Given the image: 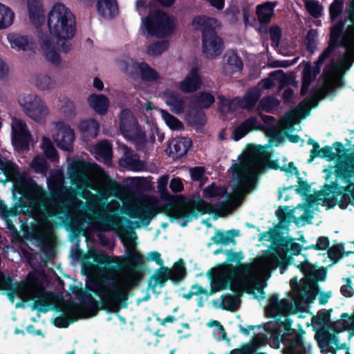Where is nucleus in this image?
<instances>
[{
    "label": "nucleus",
    "instance_id": "nucleus-1",
    "mask_svg": "<svg viewBox=\"0 0 354 354\" xmlns=\"http://www.w3.org/2000/svg\"><path fill=\"white\" fill-rule=\"evenodd\" d=\"M297 257L299 262L297 268L304 274V277L299 284H297L298 280L295 277L290 280L292 287L291 295L281 299L276 295L270 297L266 314L273 320L266 324V337L257 335L253 338L252 342L243 344L229 354H253L267 340H269L272 347L277 348H279L281 344H284L286 348L283 354H304V346L299 339L290 341L288 339L294 331L289 315L297 313L298 309L308 308L310 303V263L308 260L303 261L302 256Z\"/></svg>",
    "mask_w": 354,
    "mask_h": 354
},
{
    "label": "nucleus",
    "instance_id": "nucleus-2",
    "mask_svg": "<svg viewBox=\"0 0 354 354\" xmlns=\"http://www.w3.org/2000/svg\"><path fill=\"white\" fill-rule=\"evenodd\" d=\"M266 159L263 147L249 148L231 167L232 178L236 182V188L232 194H226L223 188L212 184L204 189V195L209 198L220 196L218 203L213 205L203 200L192 201L174 209L172 216L180 220V224L185 226L202 214L230 213L245 194L256 189L257 176L263 169Z\"/></svg>",
    "mask_w": 354,
    "mask_h": 354
},
{
    "label": "nucleus",
    "instance_id": "nucleus-3",
    "mask_svg": "<svg viewBox=\"0 0 354 354\" xmlns=\"http://www.w3.org/2000/svg\"><path fill=\"white\" fill-rule=\"evenodd\" d=\"M90 260L84 261L82 268L93 278L89 289L105 304L118 305L127 299L129 290L137 286L140 280V272L132 262H129L125 269L117 279L110 278L105 268L99 265H107L112 262L111 257L104 252L92 251Z\"/></svg>",
    "mask_w": 354,
    "mask_h": 354
},
{
    "label": "nucleus",
    "instance_id": "nucleus-4",
    "mask_svg": "<svg viewBox=\"0 0 354 354\" xmlns=\"http://www.w3.org/2000/svg\"><path fill=\"white\" fill-rule=\"evenodd\" d=\"M288 263L286 254L282 250H273L264 254L254 263H241L239 266L232 264L216 268L212 285L219 291L231 288L234 283L242 289L251 288L261 277L277 266H284Z\"/></svg>",
    "mask_w": 354,
    "mask_h": 354
},
{
    "label": "nucleus",
    "instance_id": "nucleus-5",
    "mask_svg": "<svg viewBox=\"0 0 354 354\" xmlns=\"http://www.w3.org/2000/svg\"><path fill=\"white\" fill-rule=\"evenodd\" d=\"M48 27L50 35H42L39 40L40 50L45 58L53 64L61 62V57L52 36L57 42L71 39L75 34V19L64 4L55 3L48 15Z\"/></svg>",
    "mask_w": 354,
    "mask_h": 354
},
{
    "label": "nucleus",
    "instance_id": "nucleus-6",
    "mask_svg": "<svg viewBox=\"0 0 354 354\" xmlns=\"http://www.w3.org/2000/svg\"><path fill=\"white\" fill-rule=\"evenodd\" d=\"M52 201L48 205V216L56 217L62 221H80L85 217L90 218L86 211L87 204L80 200L74 191L59 193L52 190Z\"/></svg>",
    "mask_w": 354,
    "mask_h": 354
},
{
    "label": "nucleus",
    "instance_id": "nucleus-7",
    "mask_svg": "<svg viewBox=\"0 0 354 354\" xmlns=\"http://www.w3.org/2000/svg\"><path fill=\"white\" fill-rule=\"evenodd\" d=\"M347 151L341 142H335L333 146L326 145L322 148L317 158H326L328 161L337 159L338 161L335 167H330L324 170L326 180L334 174L336 178H340L346 183L351 181L354 176V151L348 154Z\"/></svg>",
    "mask_w": 354,
    "mask_h": 354
},
{
    "label": "nucleus",
    "instance_id": "nucleus-8",
    "mask_svg": "<svg viewBox=\"0 0 354 354\" xmlns=\"http://www.w3.org/2000/svg\"><path fill=\"white\" fill-rule=\"evenodd\" d=\"M0 290L4 291L12 303L16 298L20 299L21 301L15 305L16 308L23 306L24 301H34L37 304L46 299V293L41 287L23 281L13 283L10 277H4L1 272Z\"/></svg>",
    "mask_w": 354,
    "mask_h": 354
},
{
    "label": "nucleus",
    "instance_id": "nucleus-9",
    "mask_svg": "<svg viewBox=\"0 0 354 354\" xmlns=\"http://www.w3.org/2000/svg\"><path fill=\"white\" fill-rule=\"evenodd\" d=\"M0 182L13 181L14 189L27 199L37 201L41 198V188L27 178L19 176L16 165L2 156H0Z\"/></svg>",
    "mask_w": 354,
    "mask_h": 354
},
{
    "label": "nucleus",
    "instance_id": "nucleus-10",
    "mask_svg": "<svg viewBox=\"0 0 354 354\" xmlns=\"http://www.w3.org/2000/svg\"><path fill=\"white\" fill-rule=\"evenodd\" d=\"M192 24L194 28L202 31L204 56L214 59L221 55L223 50V41L216 32L220 27L218 21L206 16H198L194 18Z\"/></svg>",
    "mask_w": 354,
    "mask_h": 354
},
{
    "label": "nucleus",
    "instance_id": "nucleus-11",
    "mask_svg": "<svg viewBox=\"0 0 354 354\" xmlns=\"http://www.w3.org/2000/svg\"><path fill=\"white\" fill-rule=\"evenodd\" d=\"M87 169L85 162H78L68 171V175L73 184L75 185L79 189L97 190L104 198H108L112 196H118L120 194V185L118 183L114 180H108L104 187L99 190L96 183L88 176Z\"/></svg>",
    "mask_w": 354,
    "mask_h": 354
},
{
    "label": "nucleus",
    "instance_id": "nucleus-12",
    "mask_svg": "<svg viewBox=\"0 0 354 354\" xmlns=\"http://www.w3.org/2000/svg\"><path fill=\"white\" fill-rule=\"evenodd\" d=\"M119 127L122 134L131 140L138 149H145L149 143L153 142V138L148 140L145 132L142 130L137 118L133 113L127 109H122L119 117Z\"/></svg>",
    "mask_w": 354,
    "mask_h": 354
},
{
    "label": "nucleus",
    "instance_id": "nucleus-13",
    "mask_svg": "<svg viewBox=\"0 0 354 354\" xmlns=\"http://www.w3.org/2000/svg\"><path fill=\"white\" fill-rule=\"evenodd\" d=\"M158 200L153 197L136 198L126 205L124 213L129 217L140 219L145 225L149 224L158 213Z\"/></svg>",
    "mask_w": 354,
    "mask_h": 354
},
{
    "label": "nucleus",
    "instance_id": "nucleus-14",
    "mask_svg": "<svg viewBox=\"0 0 354 354\" xmlns=\"http://www.w3.org/2000/svg\"><path fill=\"white\" fill-rule=\"evenodd\" d=\"M18 102L25 114L34 122L44 124L50 115L49 109L40 96L25 93L18 97Z\"/></svg>",
    "mask_w": 354,
    "mask_h": 354
},
{
    "label": "nucleus",
    "instance_id": "nucleus-15",
    "mask_svg": "<svg viewBox=\"0 0 354 354\" xmlns=\"http://www.w3.org/2000/svg\"><path fill=\"white\" fill-rule=\"evenodd\" d=\"M142 29L143 33L150 35L165 37L170 34L174 29V24L169 17L159 10L149 15L147 18H142Z\"/></svg>",
    "mask_w": 354,
    "mask_h": 354
},
{
    "label": "nucleus",
    "instance_id": "nucleus-16",
    "mask_svg": "<svg viewBox=\"0 0 354 354\" xmlns=\"http://www.w3.org/2000/svg\"><path fill=\"white\" fill-rule=\"evenodd\" d=\"M310 106L307 102L304 108L287 113L279 123V133L286 136L290 142H297L299 137L293 133L301 129L299 121L308 116Z\"/></svg>",
    "mask_w": 354,
    "mask_h": 354
},
{
    "label": "nucleus",
    "instance_id": "nucleus-17",
    "mask_svg": "<svg viewBox=\"0 0 354 354\" xmlns=\"http://www.w3.org/2000/svg\"><path fill=\"white\" fill-rule=\"evenodd\" d=\"M344 28V23L342 20L337 22L331 28L328 46L323 50L318 59L315 62V66H311V82L316 79L317 75L320 73L322 66L329 58L334 48L337 46V43L343 34Z\"/></svg>",
    "mask_w": 354,
    "mask_h": 354
},
{
    "label": "nucleus",
    "instance_id": "nucleus-18",
    "mask_svg": "<svg viewBox=\"0 0 354 354\" xmlns=\"http://www.w3.org/2000/svg\"><path fill=\"white\" fill-rule=\"evenodd\" d=\"M52 136L57 146L63 150L71 151L75 140V132L70 125L63 120L51 124Z\"/></svg>",
    "mask_w": 354,
    "mask_h": 354
},
{
    "label": "nucleus",
    "instance_id": "nucleus-19",
    "mask_svg": "<svg viewBox=\"0 0 354 354\" xmlns=\"http://www.w3.org/2000/svg\"><path fill=\"white\" fill-rule=\"evenodd\" d=\"M12 141L18 150L28 149L31 135L25 121L13 118L11 122Z\"/></svg>",
    "mask_w": 354,
    "mask_h": 354
},
{
    "label": "nucleus",
    "instance_id": "nucleus-20",
    "mask_svg": "<svg viewBox=\"0 0 354 354\" xmlns=\"http://www.w3.org/2000/svg\"><path fill=\"white\" fill-rule=\"evenodd\" d=\"M339 71L338 65L332 59L329 64L326 65L324 68L322 77L323 79V83L321 87L328 88L330 87L331 91L335 93L336 88H341L344 85L343 77L337 75V72Z\"/></svg>",
    "mask_w": 354,
    "mask_h": 354
},
{
    "label": "nucleus",
    "instance_id": "nucleus-21",
    "mask_svg": "<svg viewBox=\"0 0 354 354\" xmlns=\"http://www.w3.org/2000/svg\"><path fill=\"white\" fill-rule=\"evenodd\" d=\"M337 335L338 333H330L326 327L319 328L316 331L315 339L322 354H336V349L331 345L336 346L340 342Z\"/></svg>",
    "mask_w": 354,
    "mask_h": 354
},
{
    "label": "nucleus",
    "instance_id": "nucleus-22",
    "mask_svg": "<svg viewBox=\"0 0 354 354\" xmlns=\"http://www.w3.org/2000/svg\"><path fill=\"white\" fill-rule=\"evenodd\" d=\"M317 263H311V304H313L317 298L320 286L318 284L319 281H325L327 278V268L322 266L319 268Z\"/></svg>",
    "mask_w": 354,
    "mask_h": 354
},
{
    "label": "nucleus",
    "instance_id": "nucleus-23",
    "mask_svg": "<svg viewBox=\"0 0 354 354\" xmlns=\"http://www.w3.org/2000/svg\"><path fill=\"white\" fill-rule=\"evenodd\" d=\"M202 84L201 78L197 68H194L183 80L178 83V88L185 93H194L199 89Z\"/></svg>",
    "mask_w": 354,
    "mask_h": 354
},
{
    "label": "nucleus",
    "instance_id": "nucleus-24",
    "mask_svg": "<svg viewBox=\"0 0 354 354\" xmlns=\"http://www.w3.org/2000/svg\"><path fill=\"white\" fill-rule=\"evenodd\" d=\"M7 39L14 50L26 51L33 48V39L28 35L12 32L8 35Z\"/></svg>",
    "mask_w": 354,
    "mask_h": 354
},
{
    "label": "nucleus",
    "instance_id": "nucleus-25",
    "mask_svg": "<svg viewBox=\"0 0 354 354\" xmlns=\"http://www.w3.org/2000/svg\"><path fill=\"white\" fill-rule=\"evenodd\" d=\"M288 176H292L295 175L297 178L298 185L296 189L297 192L303 196L306 202L310 201V187L306 181H304L298 176L299 172L297 169L294 166L292 162H289L287 167L282 168Z\"/></svg>",
    "mask_w": 354,
    "mask_h": 354
},
{
    "label": "nucleus",
    "instance_id": "nucleus-26",
    "mask_svg": "<svg viewBox=\"0 0 354 354\" xmlns=\"http://www.w3.org/2000/svg\"><path fill=\"white\" fill-rule=\"evenodd\" d=\"M192 145V140L187 138L173 140L169 146V154L174 159H178L186 154Z\"/></svg>",
    "mask_w": 354,
    "mask_h": 354
},
{
    "label": "nucleus",
    "instance_id": "nucleus-27",
    "mask_svg": "<svg viewBox=\"0 0 354 354\" xmlns=\"http://www.w3.org/2000/svg\"><path fill=\"white\" fill-rule=\"evenodd\" d=\"M165 102L169 106L171 111L179 115L185 111V101L178 93L174 91H167L165 93Z\"/></svg>",
    "mask_w": 354,
    "mask_h": 354
},
{
    "label": "nucleus",
    "instance_id": "nucleus-28",
    "mask_svg": "<svg viewBox=\"0 0 354 354\" xmlns=\"http://www.w3.org/2000/svg\"><path fill=\"white\" fill-rule=\"evenodd\" d=\"M29 18L35 26H39L44 19V9L41 0H27Z\"/></svg>",
    "mask_w": 354,
    "mask_h": 354
},
{
    "label": "nucleus",
    "instance_id": "nucleus-29",
    "mask_svg": "<svg viewBox=\"0 0 354 354\" xmlns=\"http://www.w3.org/2000/svg\"><path fill=\"white\" fill-rule=\"evenodd\" d=\"M261 124L256 117H250L236 127L232 134V138L237 141L244 137L250 131L259 129Z\"/></svg>",
    "mask_w": 354,
    "mask_h": 354
},
{
    "label": "nucleus",
    "instance_id": "nucleus-30",
    "mask_svg": "<svg viewBox=\"0 0 354 354\" xmlns=\"http://www.w3.org/2000/svg\"><path fill=\"white\" fill-rule=\"evenodd\" d=\"M89 106L98 114L105 115L109 106V100L104 95L92 94L88 98Z\"/></svg>",
    "mask_w": 354,
    "mask_h": 354
},
{
    "label": "nucleus",
    "instance_id": "nucleus-31",
    "mask_svg": "<svg viewBox=\"0 0 354 354\" xmlns=\"http://www.w3.org/2000/svg\"><path fill=\"white\" fill-rule=\"evenodd\" d=\"M344 187L339 186L336 182H334L331 185H326L325 189L320 192V195L323 196L324 201L335 204L337 202V197L344 194Z\"/></svg>",
    "mask_w": 354,
    "mask_h": 354
},
{
    "label": "nucleus",
    "instance_id": "nucleus-32",
    "mask_svg": "<svg viewBox=\"0 0 354 354\" xmlns=\"http://www.w3.org/2000/svg\"><path fill=\"white\" fill-rule=\"evenodd\" d=\"M171 277V270L166 267H161L150 278L149 286L155 290L157 287H162Z\"/></svg>",
    "mask_w": 354,
    "mask_h": 354
},
{
    "label": "nucleus",
    "instance_id": "nucleus-33",
    "mask_svg": "<svg viewBox=\"0 0 354 354\" xmlns=\"http://www.w3.org/2000/svg\"><path fill=\"white\" fill-rule=\"evenodd\" d=\"M333 309L329 310L321 309L316 315H313L311 313V326L313 330L317 331L319 328L327 326V323L330 320V315Z\"/></svg>",
    "mask_w": 354,
    "mask_h": 354
},
{
    "label": "nucleus",
    "instance_id": "nucleus-34",
    "mask_svg": "<svg viewBox=\"0 0 354 354\" xmlns=\"http://www.w3.org/2000/svg\"><path fill=\"white\" fill-rule=\"evenodd\" d=\"M96 158L102 160L107 165L111 163L112 149L111 145L106 141L99 142L94 148Z\"/></svg>",
    "mask_w": 354,
    "mask_h": 354
},
{
    "label": "nucleus",
    "instance_id": "nucleus-35",
    "mask_svg": "<svg viewBox=\"0 0 354 354\" xmlns=\"http://www.w3.org/2000/svg\"><path fill=\"white\" fill-rule=\"evenodd\" d=\"M261 89L258 87L251 88L244 95L242 100H239V104L242 108L251 109L254 107L261 96Z\"/></svg>",
    "mask_w": 354,
    "mask_h": 354
},
{
    "label": "nucleus",
    "instance_id": "nucleus-36",
    "mask_svg": "<svg viewBox=\"0 0 354 354\" xmlns=\"http://www.w3.org/2000/svg\"><path fill=\"white\" fill-rule=\"evenodd\" d=\"M15 12L8 6L0 2V30L10 27L15 20Z\"/></svg>",
    "mask_w": 354,
    "mask_h": 354
},
{
    "label": "nucleus",
    "instance_id": "nucleus-37",
    "mask_svg": "<svg viewBox=\"0 0 354 354\" xmlns=\"http://www.w3.org/2000/svg\"><path fill=\"white\" fill-rule=\"evenodd\" d=\"M124 158L120 160L121 165L129 169L138 171L142 169L143 164L138 160L132 151L127 147H124Z\"/></svg>",
    "mask_w": 354,
    "mask_h": 354
},
{
    "label": "nucleus",
    "instance_id": "nucleus-38",
    "mask_svg": "<svg viewBox=\"0 0 354 354\" xmlns=\"http://www.w3.org/2000/svg\"><path fill=\"white\" fill-rule=\"evenodd\" d=\"M97 10L104 17H113L118 10L115 0H97Z\"/></svg>",
    "mask_w": 354,
    "mask_h": 354
},
{
    "label": "nucleus",
    "instance_id": "nucleus-39",
    "mask_svg": "<svg viewBox=\"0 0 354 354\" xmlns=\"http://www.w3.org/2000/svg\"><path fill=\"white\" fill-rule=\"evenodd\" d=\"M79 129L84 136L95 138L99 132L100 125L95 120L88 119L82 121L80 123Z\"/></svg>",
    "mask_w": 354,
    "mask_h": 354
},
{
    "label": "nucleus",
    "instance_id": "nucleus-40",
    "mask_svg": "<svg viewBox=\"0 0 354 354\" xmlns=\"http://www.w3.org/2000/svg\"><path fill=\"white\" fill-rule=\"evenodd\" d=\"M137 73H139L142 79L147 82L156 81L160 78L158 73L145 62H139Z\"/></svg>",
    "mask_w": 354,
    "mask_h": 354
},
{
    "label": "nucleus",
    "instance_id": "nucleus-41",
    "mask_svg": "<svg viewBox=\"0 0 354 354\" xmlns=\"http://www.w3.org/2000/svg\"><path fill=\"white\" fill-rule=\"evenodd\" d=\"M227 60L225 71L227 73L239 72L243 68L241 58L234 53H230L226 55Z\"/></svg>",
    "mask_w": 354,
    "mask_h": 354
},
{
    "label": "nucleus",
    "instance_id": "nucleus-42",
    "mask_svg": "<svg viewBox=\"0 0 354 354\" xmlns=\"http://www.w3.org/2000/svg\"><path fill=\"white\" fill-rule=\"evenodd\" d=\"M139 62L129 57L121 58L117 61L118 68L129 76H133L137 73Z\"/></svg>",
    "mask_w": 354,
    "mask_h": 354
},
{
    "label": "nucleus",
    "instance_id": "nucleus-43",
    "mask_svg": "<svg viewBox=\"0 0 354 354\" xmlns=\"http://www.w3.org/2000/svg\"><path fill=\"white\" fill-rule=\"evenodd\" d=\"M214 96L208 92H200L193 97V103L198 108H209L214 102Z\"/></svg>",
    "mask_w": 354,
    "mask_h": 354
},
{
    "label": "nucleus",
    "instance_id": "nucleus-44",
    "mask_svg": "<svg viewBox=\"0 0 354 354\" xmlns=\"http://www.w3.org/2000/svg\"><path fill=\"white\" fill-rule=\"evenodd\" d=\"M0 212L7 227L13 232H17V230L14 224L12 218H14L16 221L17 211L12 208H8L6 205L1 203L0 205Z\"/></svg>",
    "mask_w": 354,
    "mask_h": 354
},
{
    "label": "nucleus",
    "instance_id": "nucleus-45",
    "mask_svg": "<svg viewBox=\"0 0 354 354\" xmlns=\"http://www.w3.org/2000/svg\"><path fill=\"white\" fill-rule=\"evenodd\" d=\"M335 95V93L331 91V88H324L319 87L318 88H311V109H315L319 103V101L325 99L328 95Z\"/></svg>",
    "mask_w": 354,
    "mask_h": 354
},
{
    "label": "nucleus",
    "instance_id": "nucleus-46",
    "mask_svg": "<svg viewBox=\"0 0 354 354\" xmlns=\"http://www.w3.org/2000/svg\"><path fill=\"white\" fill-rule=\"evenodd\" d=\"M58 106L62 113L66 116L71 118L75 115V106L73 102L68 97L62 95L58 98Z\"/></svg>",
    "mask_w": 354,
    "mask_h": 354
},
{
    "label": "nucleus",
    "instance_id": "nucleus-47",
    "mask_svg": "<svg viewBox=\"0 0 354 354\" xmlns=\"http://www.w3.org/2000/svg\"><path fill=\"white\" fill-rule=\"evenodd\" d=\"M40 147L48 158L54 161L57 160V151L50 139L46 136H42Z\"/></svg>",
    "mask_w": 354,
    "mask_h": 354
},
{
    "label": "nucleus",
    "instance_id": "nucleus-48",
    "mask_svg": "<svg viewBox=\"0 0 354 354\" xmlns=\"http://www.w3.org/2000/svg\"><path fill=\"white\" fill-rule=\"evenodd\" d=\"M344 243H340L332 247H329L327 252L324 254H328V257L330 258L333 264L337 263L344 255Z\"/></svg>",
    "mask_w": 354,
    "mask_h": 354
},
{
    "label": "nucleus",
    "instance_id": "nucleus-49",
    "mask_svg": "<svg viewBox=\"0 0 354 354\" xmlns=\"http://www.w3.org/2000/svg\"><path fill=\"white\" fill-rule=\"evenodd\" d=\"M349 315L346 313H343L341 315V319L337 320L336 322L330 323V325H327L326 328L329 330V329H331L333 330V333H339L344 332L348 326V321L345 320V318H349Z\"/></svg>",
    "mask_w": 354,
    "mask_h": 354
},
{
    "label": "nucleus",
    "instance_id": "nucleus-50",
    "mask_svg": "<svg viewBox=\"0 0 354 354\" xmlns=\"http://www.w3.org/2000/svg\"><path fill=\"white\" fill-rule=\"evenodd\" d=\"M35 85L41 91H48L55 88V82L48 75L41 74L36 77Z\"/></svg>",
    "mask_w": 354,
    "mask_h": 354
},
{
    "label": "nucleus",
    "instance_id": "nucleus-51",
    "mask_svg": "<svg viewBox=\"0 0 354 354\" xmlns=\"http://www.w3.org/2000/svg\"><path fill=\"white\" fill-rule=\"evenodd\" d=\"M279 105V101L274 97H263L259 102L258 109L266 112H272Z\"/></svg>",
    "mask_w": 354,
    "mask_h": 354
},
{
    "label": "nucleus",
    "instance_id": "nucleus-52",
    "mask_svg": "<svg viewBox=\"0 0 354 354\" xmlns=\"http://www.w3.org/2000/svg\"><path fill=\"white\" fill-rule=\"evenodd\" d=\"M160 113L165 122L172 130H180L183 128V123L174 115L165 110H161Z\"/></svg>",
    "mask_w": 354,
    "mask_h": 354
},
{
    "label": "nucleus",
    "instance_id": "nucleus-53",
    "mask_svg": "<svg viewBox=\"0 0 354 354\" xmlns=\"http://www.w3.org/2000/svg\"><path fill=\"white\" fill-rule=\"evenodd\" d=\"M239 305V299L236 295L221 297L220 306L226 310H234Z\"/></svg>",
    "mask_w": 354,
    "mask_h": 354
},
{
    "label": "nucleus",
    "instance_id": "nucleus-54",
    "mask_svg": "<svg viewBox=\"0 0 354 354\" xmlns=\"http://www.w3.org/2000/svg\"><path fill=\"white\" fill-rule=\"evenodd\" d=\"M168 48L167 41H161L153 43L147 47V53L153 57L160 55Z\"/></svg>",
    "mask_w": 354,
    "mask_h": 354
},
{
    "label": "nucleus",
    "instance_id": "nucleus-55",
    "mask_svg": "<svg viewBox=\"0 0 354 354\" xmlns=\"http://www.w3.org/2000/svg\"><path fill=\"white\" fill-rule=\"evenodd\" d=\"M136 233L135 232H125L122 235V239L124 245L132 256H136L134 252L136 245Z\"/></svg>",
    "mask_w": 354,
    "mask_h": 354
},
{
    "label": "nucleus",
    "instance_id": "nucleus-56",
    "mask_svg": "<svg viewBox=\"0 0 354 354\" xmlns=\"http://www.w3.org/2000/svg\"><path fill=\"white\" fill-rule=\"evenodd\" d=\"M234 232L235 231L234 230L225 232L217 231L216 232L215 235L212 237L211 240L214 243L227 245L231 242L232 237L234 235L233 234Z\"/></svg>",
    "mask_w": 354,
    "mask_h": 354
},
{
    "label": "nucleus",
    "instance_id": "nucleus-57",
    "mask_svg": "<svg viewBox=\"0 0 354 354\" xmlns=\"http://www.w3.org/2000/svg\"><path fill=\"white\" fill-rule=\"evenodd\" d=\"M31 167L38 173L45 174L48 169V164L43 156H38L35 157L32 162Z\"/></svg>",
    "mask_w": 354,
    "mask_h": 354
},
{
    "label": "nucleus",
    "instance_id": "nucleus-58",
    "mask_svg": "<svg viewBox=\"0 0 354 354\" xmlns=\"http://www.w3.org/2000/svg\"><path fill=\"white\" fill-rule=\"evenodd\" d=\"M344 5L342 1L335 0L329 7L330 18L332 21H335L342 14Z\"/></svg>",
    "mask_w": 354,
    "mask_h": 354
},
{
    "label": "nucleus",
    "instance_id": "nucleus-59",
    "mask_svg": "<svg viewBox=\"0 0 354 354\" xmlns=\"http://www.w3.org/2000/svg\"><path fill=\"white\" fill-rule=\"evenodd\" d=\"M272 13V9L270 6L264 5L259 6L257 8V15L261 22L267 23L270 21Z\"/></svg>",
    "mask_w": 354,
    "mask_h": 354
},
{
    "label": "nucleus",
    "instance_id": "nucleus-60",
    "mask_svg": "<svg viewBox=\"0 0 354 354\" xmlns=\"http://www.w3.org/2000/svg\"><path fill=\"white\" fill-rule=\"evenodd\" d=\"M354 62V54H348L342 57L340 61L337 63L339 71L349 70Z\"/></svg>",
    "mask_w": 354,
    "mask_h": 354
},
{
    "label": "nucleus",
    "instance_id": "nucleus-61",
    "mask_svg": "<svg viewBox=\"0 0 354 354\" xmlns=\"http://www.w3.org/2000/svg\"><path fill=\"white\" fill-rule=\"evenodd\" d=\"M310 86V68L306 66L303 72V83L301 89V94L305 95L308 93Z\"/></svg>",
    "mask_w": 354,
    "mask_h": 354
},
{
    "label": "nucleus",
    "instance_id": "nucleus-62",
    "mask_svg": "<svg viewBox=\"0 0 354 354\" xmlns=\"http://www.w3.org/2000/svg\"><path fill=\"white\" fill-rule=\"evenodd\" d=\"M218 99L220 104V109L223 112L231 110L232 106L238 104L239 102V100L235 99L230 101L225 98L223 96H219Z\"/></svg>",
    "mask_w": 354,
    "mask_h": 354
},
{
    "label": "nucleus",
    "instance_id": "nucleus-63",
    "mask_svg": "<svg viewBox=\"0 0 354 354\" xmlns=\"http://www.w3.org/2000/svg\"><path fill=\"white\" fill-rule=\"evenodd\" d=\"M330 241L327 236H320L315 244H311V249L316 250H327L329 248Z\"/></svg>",
    "mask_w": 354,
    "mask_h": 354
},
{
    "label": "nucleus",
    "instance_id": "nucleus-64",
    "mask_svg": "<svg viewBox=\"0 0 354 354\" xmlns=\"http://www.w3.org/2000/svg\"><path fill=\"white\" fill-rule=\"evenodd\" d=\"M341 294L346 297H351L353 296L354 290L351 286V279L348 277L346 279V284L343 285L340 288Z\"/></svg>",
    "mask_w": 354,
    "mask_h": 354
}]
</instances>
